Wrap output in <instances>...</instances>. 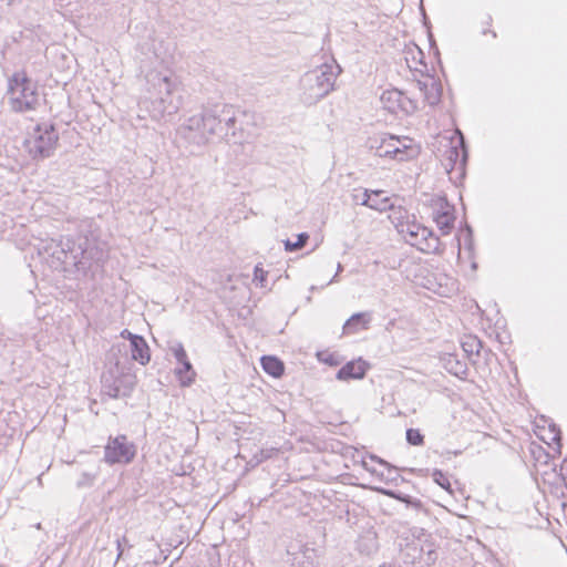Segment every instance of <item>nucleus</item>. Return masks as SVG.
Segmentation results:
<instances>
[{
	"instance_id": "9b49d317",
	"label": "nucleus",
	"mask_w": 567,
	"mask_h": 567,
	"mask_svg": "<svg viewBox=\"0 0 567 567\" xmlns=\"http://www.w3.org/2000/svg\"><path fill=\"white\" fill-rule=\"evenodd\" d=\"M212 109V113L216 122H218V131L217 137L229 141L230 136L236 135L237 130V117L236 110L231 105H214Z\"/></svg>"
},
{
	"instance_id": "72a5a7b5",
	"label": "nucleus",
	"mask_w": 567,
	"mask_h": 567,
	"mask_svg": "<svg viewBox=\"0 0 567 567\" xmlns=\"http://www.w3.org/2000/svg\"><path fill=\"white\" fill-rule=\"evenodd\" d=\"M319 359L323 361L324 363L329 364L330 367H336L340 363L336 354H327V357H322V354H319Z\"/></svg>"
},
{
	"instance_id": "f8f14e48",
	"label": "nucleus",
	"mask_w": 567,
	"mask_h": 567,
	"mask_svg": "<svg viewBox=\"0 0 567 567\" xmlns=\"http://www.w3.org/2000/svg\"><path fill=\"white\" fill-rule=\"evenodd\" d=\"M380 102L382 107L392 114H396L399 111L411 114L417 110L415 101L405 96L404 93L398 89L383 91L380 96Z\"/></svg>"
},
{
	"instance_id": "7c9ffc66",
	"label": "nucleus",
	"mask_w": 567,
	"mask_h": 567,
	"mask_svg": "<svg viewBox=\"0 0 567 567\" xmlns=\"http://www.w3.org/2000/svg\"><path fill=\"white\" fill-rule=\"evenodd\" d=\"M432 478L439 486L450 493L452 492L450 480L441 470H434L432 473Z\"/></svg>"
},
{
	"instance_id": "4c0bfd02",
	"label": "nucleus",
	"mask_w": 567,
	"mask_h": 567,
	"mask_svg": "<svg viewBox=\"0 0 567 567\" xmlns=\"http://www.w3.org/2000/svg\"><path fill=\"white\" fill-rule=\"evenodd\" d=\"M393 473L396 474V470L392 466L388 467V475L391 476V480H394Z\"/></svg>"
},
{
	"instance_id": "4be33fe9",
	"label": "nucleus",
	"mask_w": 567,
	"mask_h": 567,
	"mask_svg": "<svg viewBox=\"0 0 567 567\" xmlns=\"http://www.w3.org/2000/svg\"><path fill=\"white\" fill-rule=\"evenodd\" d=\"M429 206L432 209V218L436 219L437 215H445L449 212L455 210L447 199L443 196L433 195L429 200Z\"/></svg>"
},
{
	"instance_id": "0eeeda50",
	"label": "nucleus",
	"mask_w": 567,
	"mask_h": 567,
	"mask_svg": "<svg viewBox=\"0 0 567 567\" xmlns=\"http://www.w3.org/2000/svg\"><path fill=\"white\" fill-rule=\"evenodd\" d=\"M399 233L404 236L408 244L422 252L440 254L443 251L441 240L434 231L416 221L402 224Z\"/></svg>"
},
{
	"instance_id": "39448f33",
	"label": "nucleus",
	"mask_w": 567,
	"mask_h": 567,
	"mask_svg": "<svg viewBox=\"0 0 567 567\" xmlns=\"http://www.w3.org/2000/svg\"><path fill=\"white\" fill-rule=\"evenodd\" d=\"M218 122H216L212 109H205L200 114L193 115L183 123L177 135L186 143L195 146H204L213 137H217Z\"/></svg>"
},
{
	"instance_id": "c85d7f7f",
	"label": "nucleus",
	"mask_w": 567,
	"mask_h": 567,
	"mask_svg": "<svg viewBox=\"0 0 567 567\" xmlns=\"http://www.w3.org/2000/svg\"><path fill=\"white\" fill-rule=\"evenodd\" d=\"M406 441L411 445L421 446L424 444V436L417 429H408Z\"/></svg>"
},
{
	"instance_id": "7ed1b4c3",
	"label": "nucleus",
	"mask_w": 567,
	"mask_h": 567,
	"mask_svg": "<svg viewBox=\"0 0 567 567\" xmlns=\"http://www.w3.org/2000/svg\"><path fill=\"white\" fill-rule=\"evenodd\" d=\"M341 71L334 60L307 71L300 78L301 102L310 106L329 95L336 90V81Z\"/></svg>"
},
{
	"instance_id": "ea45409f",
	"label": "nucleus",
	"mask_w": 567,
	"mask_h": 567,
	"mask_svg": "<svg viewBox=\"0 0 567 567\" xmlns=\"http://www.w3.org/2000/svg\"><path fill=\"white\" fill-rule=\"evenodd\" d=\"M117 549H118V554H117V559H118L122 556V553H123V550L121 549L120 540H117Z\"/></svg>"
},
{
	"instance_id": "c756f323",
	"label": "nucleus",
	"mask_w": 567,
	"mask_h": 567,
	"mask_svg": "<svg viewBox=\"0 0 567 567\" xmlns=\"http://www.w3.org/2000/svg\"><path fill=\"white\" fill-rule=\"evenodd\" d=\"M437 558L436 551L433 549L432 544H425V553L423 556V559L421 561V565L419 567H430L435 563Z\"/></svg>"
},
{
	"instance_id": "58836bf2",
	"label": "nucleus",
	"mask_w": 567,
	"mask_h": 567,
	"mask_svg": "<svg viewBox=\"0 0 567 567\" xmlns=\"http://www.w3.org/2000/svg\"><path fill=\"white\" fill-rule=\"evenodd\" d=\"M377 460H378V462H379L381 465L385 466L386 468H388V467H390V464H389L388 462H385V461H383V460H381V458H377Z\"/></svg>"
},
{
	"instance_id": "423d86ee",
	"label": "nucleus",
	"mask_w": 567,
	"mask_h": 567,
	"mask_svg": "<svg viewBox=\"0 0 567 567\" xmlns=\"http://www.w3.org/2000/svg\"><path fill=\"white\" fill-rule=\"evenodd\" d=\"M136 375L116 362L101 375L102 394L111 399L127 398L136 385Z\"/></svg>"
},
{
	"instance_id": "a19ab883",
	"label": "nucleus",
	"mask_w": 567,
	"mask_h": 567,
	"mask_svg": "<svg viewBox=\"0 0 567 567\" xmlns=\"http://www.w3.org/2000/svg\"><path fill=\"white\" fill-rule=\"evenodd\" d=\"M123 338H127L128 339V333L125 332L124 336H122Z\"/></svg>"
},
{
	"instance_id": "2eb2a0df",
	"label": "nucleus",
	"mask_w": 567,
	"mask_h": 567,
	"mask_svg": "<svg viewBox=\"0 0 567 567\" xmlns=\"http://www.w3.org/2000/svg\"><path fill=\"white\" fill-rule=\"evenodd\" d=\"M419 90L424 96V101L434 106L441 101V84L437 83L433 78L426 81H417Z\"/></svg>"
},
{
	"instance_id": "9d476101",
	"label": "nucleus",
	"mask_w": 567,
	"mask_h": 567,
	"mask_svg": "<svg viewBox=\"0 0 567 567\" xmlns=\"http://www.w3.org/2000/svg\"><path fill=\"white\" fill-rule=\"evenodd\" d=\"M136 454V447L125 435L110 437L104 447V461L110 464H128Z\"/></svg>"
},
{
	"instance_id": "b1692460",
	"label": "nucleus",
	"mask_w": 567,
	"mask_h": 567,
	"mask_svg": "<svg viewBox=\"0 0 567 567\" xmlns=\"http://www.w3.org/2000/svg\"><path fill=\"white\" fill-rule=\"evenodd\" d=\"M384 194V190H371V203L369 208L385 212L393 208V204L391 203L390 197H381Z\"/></svg>"
},
{
	"instance_id": "6ab92c4d",
	"label": "nucleus",
	"mask_w": 567,
	"mask_h": 567,
	"mask_svg": "<svg viewBox=\"0 0 567 567\" xmlns=\"http://www.w3.org/2000/svg\"><path fill=\"white\" fill-rule=\"evenodd\" d=\"M260 362L264 371L274 378H280L285 373L284 362L275 355H264Z\"/></svg>"
},
{
	"instance_id": "2f4dec72",
	"label": "nucleus",
	"mask_w": 567,
	"mask_h": 567,
	"mask_svg": "<svg viewBox=\"0 0 567 567\" xmlns=\"http://www.w3.org/2000/svg\"><path fill=\"white\" fill-rule=\"evenodd\" d=\"M171 350L178 363L188 359L187 353L181 342H176L174 346H172Z\"/></svg>"
},
{
	"instance_id": "c9c22d12",
	"label": "nucleus",
	"mask_w": 567,
	"mask_h": 567,
	"mask_svg": "<svg viewBox=\"0 0 567 567\" xmlns=\"http://www.w3.org/2000/svg\"><path fill=\"white\" fill-rule=\"evenodd\" d=\"M342 270V265L339 262L338 264V267H337V274L334 275V277L329 281V284L336 281V278L338 276V274Z\"/></svg>"
},
{
	"instance_id": "a211bd4d",
	"label": "nucleus",
	"mask_w": 567,
	"mask_h": 567,
	"mask_svg": "<svg viewBox=\"0 0 567 567\" xmlns=\"http://www.w3.org/2000/svg\"><path fill=\"white\" fill-rule=\"evenodd\" d=\"M460 145L462 146V152L458 151L456 146H451L449 151H446V167H451V169H454L455 166L458 164L460 169H463L467 159V152L464 148V138L461 137Z\"/></svg>"
},
{
	"instance_id": "dca6fc26",
	"label": "nucleus",
	"mask_w": 567,
	"mask_h": 567,
	"mask_svg": "<svg viewBox=\"0 0 567 567\" xmlns=\"http://www.w3.org/2000/svg\"><path fill=\"white\" fill-rule=\"evenodd\" d=\"M443 367L445 370L461 379H464L467 375L468 368L467 363L460 359V357L455 353H446L442 358Z\"/></svg>"
},
{
	"instance_id": "ddd939ff",
	"label": "nucleus",
	"mask_w": 567,
	"mask_h": 567,
	"mask_svg": "<svg viewBox=\"0 0 567 567\" xmlns=\"http://www.w3.org/2000/svg\"><path fill=\"white\" fill-rule=\"evenodd\" d=\"M128 333V340H130V349L132 352V359L140 362L141 364L148 363L151 355H150V348L145 341V339L138 334H134L130 332L128 330H123L121 336H124V333Z\"/></svg>"
},
{
	"instance_id": "e433bc0d",
	"label": "nucleus",
	"mask_w": 567,
	"mask_h": 567,
	"mask_svg": "<svg viewBox=\"0 0 567 567\" xmlns=\"http://www.w3.org/2000/svg\"><path fill=\"white\" fill-rule=\"evenodd\" d=\"M393 473L396 474V470L392 466L388 467V475L391 476V480H394Z\"/></svg>"
},
{
	"instance_id": "f3484780",
	"label": "nucleus",
	"mask_w": 567,
	"mask_h": 567,
	"mask_svg": "<svg viewBox=\"0 0 567 567\" xmlns=\"http://www.w3.org/2000/svg\"><path fill=\"white\" fill-rule=\"evenodd\" d=\"M425 553V544H422L421 540H413L406 544L405 549L403 550V558L405 564H411L414 567H419L423 559Z\"/></svg>"
},
{
	"instance_id": "20e7f679",
	"label": "nucleus",
	"mask_w": 567,
	"mask_h": 567,
	"mask_svg": "<svg viewBox=\"0 0 567 567\" xmlns=\"http://www.w3.org/2000/svg\"><path fill=\"white\" fill-rule=\"evenodd\" d=\"M7 94L11 110L18 113L34 111L40 104L38 85L24 70H18L8 78Z\"/></svg>"
},
{
	"instance_id": "5701e85b",
	"label": "nucleus",
	"mask_w": 567,
	"mask_h": 567,
	"mask_svg": "<svg viewBox=\"0 0 567 567\" xmlns=\"http://www.w3.org/2000/svg\"><path fill=\"white\" fill-rule=\"evenodd\" d=\"M181 367L176 368L175 372L183 386H189L195 380V371L188 359L178 363Z\"/></svg>"
},
{
	"instance_id": "bb28decb",
	"label": "nucleus",
	"mask_w": 567,
	"mask_h": 567,
	"mask_svg": "<svg viewBox=\"0 0 567 567\" xmlns=\"http://www.w3.org/2000/svg\"><path fill=\"white\" fill-rule=\"evenodd\" d=\"M462 348L465 353L471 354H480V350L482 348V342L476 337H470L465 341L462 342Z\"/></svg>"
},
{
	"instance_id": "6e6552de",
	"label": "nucleus",
	"mask_w": 567,
	"mask_h": 567,
	"mask_svg": "<svg viewBox=\"0 0 567 567\" xmlns=\"http://www.w3.org/2000/svg\"><path fill=\"white\" fill-rule=\"evenodd\" d=\"M59 134L52 123L37 124L27 140L29 153L33 158L49 157L56 146Z\"/></svg>"
},
{
	"instance_id": "aec40b11",
	"label": "nucleus",
	"mask_w": 567,
	"mask_h": 567,
	"mask_svg": "<svg viewBox=\"0 0 567 567\" xmlns=\"http://www.w3.org/2000/svg\"><path fill=\"white\" fill-rule=\"evenodd\" d=\"M288 554L290 555L289 551ZM291 565L293 567H315V550L305 548L297 553H292Z\"/></svg>"
},
{
	"instance_id": "f03ea898",
	"label": "nucleus",
	"mask_w": 567,
	"mask_h": 567,
	"mask_svg": "<svg viewBox=\"0 0 567 567\" xmlns=\"http://www.w3.org/2000/svg\"><path fill=\"white\" fill-rule=\"evenodd\" d=\"M146 81L150 85L152 116L158 120L164 115L176 114L183 104L176 81L171 75L157 71L150 72Z\"/></svg>"
},
{
	"instance_id": "1a4fd4ad",
	"label": "nucleus",
	"mask_w": 567,
	"mask_h": 567,
	"mask_svg": "<svg viewBox=\"0 0 567 567\" xmlns=\"http://www.w3.org/2000/svg\"><path fill=\"white\" fill-rule=\"evenodd\" d=\"M417 148L409 137L386 135L381 138L375 154L380 157H390L400 162L411 159L417 155Z\"/></svg>"
},
{
	"instance_id": "cd10ccee",
	"label": "nucleus",
	"mask_w": 567,
	"mask_h": 567,
	"mask_svg": "<svg viewBox=\"0 0 567 567\" xmlns=\"http://www.w3.org/2000/svg\"><path fill=\"white\" fill-rule=\"evenodd\" d=\"M351 196L354 204L369 207L371 203V190L369 189H354Z\"/></svg>"
},
{
	"instance_id": "4468645a",
	"label": "nucleus",
	"mask_w": 567,
	"mask_h": 567,
	"mask_svg": "<svg viewBox=\"0 0 567 567\" xmlns=\"http://www.w3.org/2000/svg\"><path fill=\"white\" fill-rule=\"evenodd\" d=\"M368 369L369 364L362 359L352 360L339 369L336 378L340 381L361 380L365 377Z\"/></svg>"
},
{
	"instance_id": "412c9836",
	"label": "nucleus",
	"mask_w": 567,
	"mask_h": 567,
	"mask_svg": "<svg viewBox=\"0 0 567 567\" xmlns=\"http://www.w3.org/2000/svg\"><path fill=\"white\" fill-rule=\"evenodd\" d=\"M371 318L367 312H358L352 315L343 324V330L347 333H353L358 331V327L361 326L363 329L368 328Z\"/></svg>"
},
{
	"instance_id": "a878e982",
	"label": "nucleus",
	"mask_w": 567,
	"mask_h": 567,
	"mask_svg": "<svg viewBox=\"0 0 567 567\" xmlns=\"http://www.w3.org/2000/svg\"><path fill=\"white\" fill-rule=\"evenodd\" d=\"M309 239V235L307 233H301L298 235L297 240L291 241L287 239L285 241V249L287 251H296L303 248Z\"/></svg>"
},
{
	"instance_id": "f704fd0d",
	"label": "nucleus",
	"mask_w": 567,
	"mask_h": 567,
	"mask_svg": "<svg viewBox=\"0 0 567 567\" xmlns=\"http://www.w3.org/2000/svg\"><path fill=\"white\" fill-rule=\"evenodd\" d=\"M549 431L553 434L551 440L558 445H560L561 436L559 427L556 424H551L549 425Z\"/></svg>"
},
{
	"instance_id": "393cba45",
	"label": "nucleus",
	"mask_w": 567,
	"mask_h": 567,
	"mask_svg": "<svg viewBox=\"0 0 567 567\" xmlns=\"http://www.w3.org/2000/svg\"><path fill=\"white\" fill-rule=\"evenodd\" d=\"M455 210L449 212L445 215H437L434 219L442 235H449L454 228Z\"/></svg>"
},
{
	"instance_id": "473e14b6",
	"label": "nucleus",
	"mask_w": 567,
	"mask_h": 567,
	"mask_svg": "<svg viewBox=\"0 0 567 567\" xmlns=\"http://www.w3.org/2000/svg\"><path fill=\"white\" fill-rule=\"evenodd\" d=\"M268 272L264 270L260 266H256L254 269V280L258 281L261 287L265 286V282L267 280Z\"/></svg>"
},
{
	"instance_id": "f257e3e1",
	"label": "nucleus",
	"mask_w": 567,
	"mask_h": 567,
	"mask_svg": "<svg viewBox=\"0 0 567 567\" xmlns=\"http://www.w3.org/2000/svg\"><path fill=\"white\" fill-rule=\"evenodd\" d=\"M45 251L61 266L64 271L74 268L76 271L86 272L92 265L99 264L104 258L93 239L86 236L63 237L60 240L52 239Z\"/></svg>"
}]
</instances>
